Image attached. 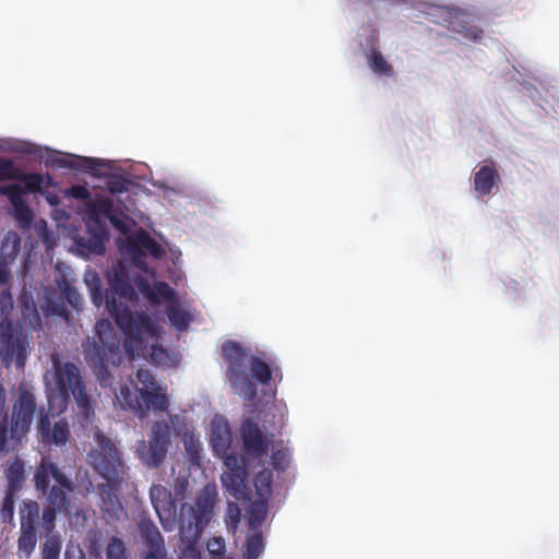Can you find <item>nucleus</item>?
Wrapping results in <instances>:
<instances>
[{
	"mask_svg": "<svg viewBox=\"0 0 559 559\" xmlns=\"http://www.w3.org/2000/svg\"><path fill=\"white\" fill-rule=\"evenodd\" d=\"M227 516L229 519V525L233 526L234 528H236L237 525L239 524L240 518H241V511H240L238 503H236V502L228 503Z\"/></svg>",
	"mask_w": 559,
	"mask_h": 559,
	"instance_id": "nucleus-45",
	"label": "nucleus"
},
{
	"mask_svg": "<svg viewBox=\"0 0 559 559\" xmlns=\"http://www.w3.org/2000/svg\"><path fill=\"white\" fill-rule=\"evenodd\" d=\"M254 487L259 498L269 499L272 493L273 475L272 472L263 469L259 472L254 479Z\"/></svg>",
	"mask_w": 559,
	"mask_h": 559,
	"instance_id": "nucleus-33",
	"label": "nucleus"
},
{
	"mask_svg": "<svg viewBox=\"0 0 559 559\" xmlns=\"http://www.w3.org/2000/svg\"><path fill=\"white\" fill-rule=\"evenodd\" d=\"M135 379V392L128 384L119 386L115 393V407L130 411L140 418L145 417L148 411L167 412L169 408L167 386L159 384L153 373L143 368L136 370Z\"/></svg>",
	"mask_w": 559,
	"mask_h": 559,
	"instance_id": "nucleus-5",
	"label": "nucleus"
},
{
	"mask_svg": "<svg viewBox=\"0 0 559 559\" xmlns=\"http://www.w3.org/2000/svg\"><path fill=\"white\" fill-rule=\"evenodd\" d=\"M367 58L370 69L376 74L385 76L393 74V67L384 59L378 49H371Z\"/></svg>",
	"mask_w": 559,
	"mask_h": 559,
	"instance_id": "nucleus-31",
	"label": "nucleus"
},
{
	"mask_svg": "<svg viewBox=\"0 0 559 559\" xmlns=\"http://www.w3.org/2000/svg\"><path fill=\"white\" fill-rule=\"evenodd\" d=\"M151 502L159 518V521L165 530H168L167 521L175 513V503L171 498V492L163 485H152L150 489Z\"/></svg>",
	"mask_w": 559,
	"mask_h": 559,
	"instance_id": "nucleus-21",
	"label": "nucleus"
},
{
	"mask_svg": "<svg viewBox=\"0 0 559 559\" xmlns=\"http://www.w3.org/2000/svg\"><path fill=\"white\" fill-rule=\"evenodd\" d=\"M128 247L134 257L142 254V249H145L155 259H159L164 254L162 246L143 229L129 237Z\"/></svg>",
	"mask_w": 559,
	"mask_h": 559,
	"instance_id": "nucleus-23",
	"label": "nucleus"
},
{
	"mask_svg": "<svg viewBox=\"0 0 559 559\" xmlns=\"http://www.w3.org/2000/svg\"><path fill=\"white\" fill-rule=\"evenodd\" d=\"M110 221H111L112 225L118 227V228H120L122 226V222L117 219V218H115V217H110Z\"/></svg>",
	"mask_w": 559,
	"mask_h": 559,
	"instance_id": "nucleus-52",
	"label": "nucleus"
},
{
	"mask_svg": "<svg viewBox=\"0 0 559 559\" xmlns=\"http://www.w3.org/2000/svg\"><path fill=\"white\" fill-rule=\"evenodd\" d=\"M132 183V180L124 176L112 175L107 179L106 187L110 193L118 194L129 191Z\"/></svg>",
	"mask_w": 559,
	"mask_h": 559,
	"instance_id": "nucleus-35",
	"label": "nucleus"
},
{
	"mask_svg": "<svg viewBox=\"0 0 559 559\" xmlns=\"http://www.w3.org/2000/svg\"><path fill=\"white\" fill-rule=\"evenodd\" d=\"M109 314L114 318L118 328L126 336L123 349L130 360L139 356L140 349L144 346V338L156 335L155 325L151 317L141 311L132 312L130 309L118 310L114 297H109Z\"/></svg>",
	"mask_w": 559,
	"mask_h": 559,
	"instance_id": "nucleus-8",
	"label": "nucleus"
},
{
	"mask_svg": "<svg viewBox=\"0 0 559 559\" xmlns=\"http://www.w3.org/2000/svg\"><path fill=\"white\" fill-rule=\"evenodd\" d=\"M222 356L227 364L226 376L234 392L251 402L257 396L253 379L266 385L272 379V369L263 359L249 355L235 341H227L222 346Z\"/></svg>",
	"mask_w": 559,
	"mask_h": 559,
	"instance_id": "nucleus-2",
	"label": "nucleus"
},
{
	"mask_svg": "<svg viewBox=\"0 0 559 559\" xmlns=\"http://www.w3.org/2000/svg\"><path fill=\"white\" fill-rule=\"evenodd\" d=\"M153 289H155V294H157V302L160 299L163 300H173L175 297L174 289L165 282H157Z\"/></svg>",
	"mask_w": 559,
	"mask_h": 559,
	"instance_id": "nucleus-42",
	"label": "nucleus"
},
{
	"mask_svg": "<svg viewBox=\"0 0 559 559\" xmlns=\"http://www.w3.org/2000/svg\"><path fill=\"white\" fill-rule=\"evenodd\" d=\"M19 249H20V240L19 239H15L14 242H13V247H12V251L11 253L9 254V257L13 260L15 258V255L17 254L19 252Z\"/></svg>",
	"mask_w": 559,
	"mask_h": 559,
	"instance_id": "nucleus-49",
	"label": "nucleus"
},
{
	"mask_svg": "<svg viewBox=\"0 0 559 559\" xmlns=\"http://www.w3.org/2000/svg\"><path fill=\"white\" fill-rule=\"evenodd\" d=\"M271 463L276 471H286L290 463V456L287 450H277L272 453Z\"/></svg>",
	"mask_w": 559,
	"mask_h": 559,
	"instance_id": "nucleus-40",
	"label": "nucleus"
},
{
	"mask_svg": "<svg viewBox=\"0 0 559 559\" xmlns=\"http://www.w3.org/2000/svg\"><path fill=\"white\" fill-rule=\"evenodd\" d=\"M88 463L106 480H123L124 464L118 449L108 438H98L97 448L88 453Z\"/></svg>",
	"mask_w": 559,
	"mask_h": 559,
	"instance_id": "nucleus-10",
	"label": "nucleus"
},
{
	"mask_svg": "<svg viewBox=\"0 0 559 559\" xmlns=\"http://www.w3.org/2000/svg\"><path fill=\"white\" fill-rule=\"evenodd\" d=\"M55 163L60 167L83 170L91 174H96L98 166H103L100 159L74 155L60 156L56 158Z\"/></svg>",
	"mask_w": 559,
	"mask_h": 559,
	"instance_id": "nucleus-25",
	"label": "nucleus"
},
{
	"mask_svg": "<svg viewBox=\"0 0 559 559\" xmlns=\"http://www.w3.org/2000/svg\"><path fill=\"white\" fill-rule=\"evenodd\" d=\"M106 559H128L124 542L117 537H110L106 548Z\"/></svg>",
	"mask_w": 559,
	"mask_h": 559,
	"instance_id": "nucleus-34",
	"label": "nucleus"
},
{
	"mask_svg": "<svg viewBox=\"0 0 559 559\" xmlns=\"http://www.w3.org/2000/svg\"><path fill=\"white\" fill-rule=\"evenodd\" d=\"M500 180V175L492 160L481 166L474 175V189L484 197L488 195Z\"/></svg>",
	"mask_w": 559,
	"mask_h": 559,
	"instance_id": "nucleus-24",
	"label": "nucleus"
},
{
	"mask_svg": "<svg viewBox=\"0 0 559 559\" xmlns=\"http://www.w3.org/2000/svg\"><path fill=\"white\" fill-rule=\"evenodd\" d=\"M66 559H86V558H85V555L83 554V551H82V550H80V551H79V555H78L76 557H71V556L69 555V552L67 551V552H66Z\"/></svg>",
	"mask_w": 559,
	"mask_h": 559,
	"instance_id": "nucleus-50",
	"label": "nucleus"
},
{
	"mask_svg": "<svg viewBox=\"0 0 559 559\" xmlns=\"http://www.w3.org/2000/svg\"><path fill=\"white\" fill-rule=\"evenodd\" d=\"M5 478L8 481L7 491L17 492L21 490L25 480V466L21 459L16 457L9 464L5 471Z\"/></svg>",
	"mask_w": 559,
	"mask_h": 559,
	"instance_id": "nucleus-26",
	"label": "nucleus"
},
{
	"mask_svg": "<svg viewBox=\"0 0 559 559\" xmlns=\"http://www.w3.org/2000/svg\"><path fill=\"white\" fill-rule=\"evenodd\" d=\"M11 280V272L5 261H0V286L7 285Z\"/></svg>",
	"mask_w": 559,
	"mask_h": 559,
	"instance_id": "nucleus-46",
	"label": "nucleus"
},
{
	"mask_svg": "<svg viewBox=\"0 0 559 559\" xmlns=\"http://www.w3.org/2000/svg\"><path fill=\"white\" fill-rule=\"evenodd\" d=\"M47 180H48L47 186H49V182H50V180H51V177H49V176H48V177H47Z\"/></svg>",
	"mask_w": 559,
	"mask_h": 559,
	"instance_id": "nucleus-53",
	"label": "nucleus"
},
{
	"mask_svg": "<svg viewBox=\"0 0 559 559\" xmlns=\"http://www.w3.org/2000/svg\"><path fill=\"white\" fill-rule=\"evenodd\" d=\"M16 492L7 491L0 509V518L3 523H11L14 519V495Z\"/></svg>",
	"mask_w": 559,
	"mask_h": 559,
	"instance_id": "nucleus-36",
	"label": "nucleus"
},
{
	"mask_svg": "<svg viewBox=\"0 0 559 559\" xmlns=\"http://www.w3.org/2000/svg\"><path fill=\"white\" fill-rule=\"evenodd\" d=\"M16 170L13 162L9 158L0 159V178L1 179H14L16 178Z\"/></svg>",
	"mask_w": 559,
	"mask_h": 559,
	"instance_id": "nucleus-43",
	"label": "nucleus"
},
{
	"mask_svg": "<svg viewBox=\"0 0 559 559\" xmlns=\"http://www.w3.org/2000/svg\"><path fill=\"white\" fill-rule=\"evenodd\" d=\"M171 427L167 421H156L153 424L148 443H142L139 452L143 462L150 467H158L165 460L170 443Z\"/></svg>",
	"mask_w": 559,
	"mask_h": 559,
	"instance_id": "nucleus-14",
	"label": "nucleus"
},
{
	"mask_svg": "<svg viewBox=\"0 0 559 559\" xmlns=\"http://www.w3.org/2000/svg\"><path fill=\"white\" fill-rule=\"evenodd\" d=\"M37 412L36 396L25 384L17 388L11 417L0 421V459L19 450L26 439Z\"/></svg>",
	"mask_w": 559,
	"mask_h": 559,
	"instance_id": "nucleus-7",
	"label": "nucleus"
},
{
	"mask_svg": "<svg viewBox=\"0 0 559 559\" xmlns=\"http://www.w3.org/2000/svg\"><path fill=\"white\" fill-rule=\"evenodd\" d=\"M133 283L139 289V292L147 298L152 302H157V294H155V289L151 285L150 281L141 275H136L133 278Z\"/></svg>",
	"mask_w": 559,
	"mask_h": 559,
	"instance_id": "nucleus-39",
	"label": "nucleus"
},
{
	"mask_svg": "<svg viewBox=\"0 0 559 559\" xmlns=\"http://www.w3.org/2000/svg\"><path fill=\"white\" fill-rule=\"evenodd\" d=\"M14 217L21 226L26 227L32 223V212L25 200L12 205Z\"/></svg>",
	"mask_w": 559,
	"mask_h": 559,
	"instance_id": "nucleus-37",
	"label": "nucleus"
},
{
	"mask_svg": "<svg viewBox=\"0 0 559 559\" xmlns=\"http://www.w3.org/2000/svg\"><path fill=\"white\" fill-rule=\"evenodd\" d=\"M139 534L147 547L143 559H167L164 537L150 518H141L138 523Z\"/></svg>",
	"mask_w": 559,
	"mask_h": 559,
	"instance_id": "nucleus-17",
	"label": "nucleus"
},
{
	"mask_svg": "<svg viewBox=\"0 0 559 559\" xmlns=\"http://www.w3.org/2000/svg\"><path fill=\"white\" fill-rule=\"evenodd\" d=\"M68 195L76 200H87L91 197V192L83 185H74L68 189Z\"/></svg>",
	"mask_w": 559,
	"mask_h": 559,
	"instance_id": "nucleus-44",
	"label": "nucleus"
},
{
	"mask_svg": "<svg viewBox=\"0 0 559 559\" xmlns=\"http://www.w3.org/2000/svg\"><path fill=\"white\" fill-rule=\"evenodd\" d=\"M157 353L164 354L165 350L162 347L153 346V348H152V356L154 357Z\"/></svg>",
	"mask_w": 559,
	"mask_h": 559,
	"instance_id": "nucleus-51",
	"label": "nucleus"
},
{
	"mask_svg": "<svg viewBox=\"0 0 559 559\" xmlns=\"http://www.w3.org/2000/svg\"><path fill=\"white\" fill-rule=\"evenodd\" d=\"M240 435L243 452L247 456L260 461L267 454L270 442L259 425L252 419L247 418L242 421Z\"/></svg>",
	"mask_w": 559,
	"mask_h": 559,
	"instance_id": "nucleus-15",
	"label": "nucleus"
},
{
	"mask_svg": "<svg viewBox=\"0 0 559 559\" xmlns=\"http://www.w3.org/2000/svg\"><path fill=\"white\" fill-rule=\"evenodd\" d=\"M267 514V499L253 501L249 511V526L251 531H259L258 527L265 520Z\"/></svg>",
	"mask_w": 559,
	"mask_h": 559,
	"instance_id": "nucleus-32",
	"label": "nucleus"
},
{
	"mask_svg": "<svg viewBox=\"0 0 559 559\" xmlns=\"http://www.w3.org/2000/svg\"><path fill=\"white\" fill-rule=\"evenodd\" d=\"M51 381L48 382L47 401L49 411L63 413L72 395L80 417L81 425H85L95 416L96 401L87 392L86 382L80 367L72 361H62L58 355L51 356Z\"/></svg>",
	"mask_w": 559,
	"mask_h": 559,
	"instance_id": "nucleus-1",
	"label": "nucleus"
},
{
	"mask_svg": "<svg viewBox=\"0 0 559 559\" xmlns=\"http://www.w3.org/2000/svg\"><path fill=\"white\" fill-rule=\"evenodd\" d=\"M7 391L2 383H0V421L7 417Z\"/></svg>",
	"mask_w": 559,
	"mask_h": 559,
	"instance_id": "nucleus-47",
	"label": "nucleus"
},
{
	"mask_svg": "<svg viewBox=\"0 0 559 559\" xmlns=\"http://www.w3.org/2000/svg\"><path fill=\"white\" fill-rule=\"evenodd\" d=\"M20 534L17 537V555L29 559L34 554L40 528V506L36 500H23L19 508Z\"/></svg>",
	"mask_w": 559,
	"mask_h": 559,
	"instance_id": "nucleus-9",
	"label": "nucleus"
},
{
	"mask_svg": "<svg viewBox=\"0 0 559 559\" xmlns=\"http://www.w3.org/2000/svg\"><path fill=\"white\" fill-rule=\"evenodd\" d=\"M264 539L261 531H252L245 543L243 559H258L264 551Z\"/></svg>",
	"mask_w": 559,
	"mask_h": 559,
	"instance_id": "nucleus-29",
	"label": "nucleus"
},
{
	"mask_svg": "<svg viewBox=\"0 0 559 559\" xmlns=\"http://www.w3.org/2000/svg\"><path fill=\"white\" fill-rule=\"evenodd\" d=\"M34 485L46 496V504L40 512V528L47 533L56 531L57 516L68 511L69 495L74 491L73 481L49 457H41L34 474Z\"/></svg>",
	"mask_w": 559,
	"mask_h": 559,
	"instance_id": "nucleus-4",
	"label": "nucleus"
},
{
	"mask_svg": "<svg viewBox=\"0 0 559 559\" xmlns=\"http://www.w3.org/2000/svg\"><path fill=\"white\" fill-rule=\"evenodd\" d=\"M0 193L5 195L11 205L19 203L24 200L23 195L25 193L24 188L19 183H10L7 186L0 187Z\"/></svg>",
	"mask_w": 559,
	"mask_h": 559,
	"instance_id": "nucleus-38",
	"label": "nucleus"
},
{
	"mask_svg": "<svg viewBox=\"0 0 559 559\" xmlns=\"http://www.w3.org/2000/svg\"><path fill=\"white\" fill-rule=\"evenodd\" d=\"M92 299L94 305L99 306L103 301L99 286L92 292Z\"/></svg>",
	"mask_w": 559,
	"mask_h": 559,
	"instance_id": "nucleus-48",
	"label": "nucleus"
},
{
	"mask_svg": "<svg viewBox=\"0 0 559 559\" xmlns=\"http://www.w3.org/2000/svg\"><path fill=\"white\" fill-rule=\"evenodd\" d=\"M29 346L28 335L21 329H16L8 318L0 322V357L8 367L13 361L19 368H23L27 358Z\"/></svg>",
	"mask_w": 559,
	"mask_h": 559,
	"instance_id": "nucleus-12",
	"label": "nucleus"
},
{
	"mask_svg": "<svg viewBox=\"0 0 559 559\" xmlns=\"http://www.w3.org/2000/svg\"><path fill=\"white\" fill-rule=\"evenodd\" d=\"M166 314L170 324L179 332L186 331L192 320L191 314L178 305H169L166 308Z\"/></svg>",
	"mask_w": 559,
	"mask_h": 559,
	"instance_id": "nucleus-30",
	"label": "nucleus"
},
{
	"mask_svg": "<svg viewBox=\"0 0 559 559\" xmlns=\"http://www.w3.org/2000/svg\"><path fill=\"white\" fill-rule=\"evenodd\" d=\"M110 289L106 290L105 293V304L106 309L109 311V297H114L115 304L118 308V310L122 311L124 309H130L127 305H124L121 300L118 299H126L131 302L138 301L139 297L136 292L134 290L131 283L124 277L122 273H116L112 278L109 281Z\"/></svg>",
	"mask_w": 559,
	"mask_h": 559,
	"instance_id": "nucleus-20",
	"label": "nucleus"
},
{
	"mask_svg": "<svg viewBox=\"0 0 559 559\" xmlns=\"http://www.w3.org/2000/svg\"><path fill=\"white\" fill-rule=\"evenodd\" d=\"M217 501L215 485H205L195 498V503H182L179 522V559H201L199 540L214 516Z\"/></svg>",
	"mask_w": 559,
	"mask_h": 559,
	"instance_id": "nucleus-3",
	"label": "nucleus"
},
{
	"mask_svg": "<svg viewBox=\"0 0 559 559\" xmlns=\"http://www.w3.org/2000/svg\"><path fill=\"white\" fill-rule=\"evenodd\" d=\"M24 191L41 192L44 186V177L37 173H31L24 176Z\"/></svg>",
	"mask_w": 559,
	"mask_h": 559,
	"instance_id": "nucleus-41",
	"label": "nucleus"
},
{
	"mask_svg": "<svg viewBox=\"0 0 559 559\" xmlns=\"http://www.w3.org/2000/svg\"><path fill=\"white\" fill-rule=\"evenodd\" d=\"M121 483L106 480L97 486L98 506L107 522L118 521L124 513V508L118 497Z\"/></svg>",
	"mask_w": 559,
	"mask_h": 559,
	"instance_id": "nucleus-16",
	"label": "nucleus"
},
{
	"mask_svg": "<svg viewBox=\"0 0 559 559\" xmlns=\"http://www.w3.org/2000/svg\"><path fill=\"white\" fill-rule=\"evenodd\" d=\"M38 432L44 443L55 445L66 444L70 437V428L68 421L66 419H60L55 423L51 429L49 414L45 413L44 409L40 412V417L38 420Z\"/></svg>",
	"mask_w": 559,
	"mask_h": 559,
	"instance_id": "nucleus-19",
	"label": "nucleus"
},
{
	"mask_svg": "<svg viewBox=\"0 0 559 559\" xmlns=\"http://www.w3.org/2000/svg\"><path fill=\"white\" fill-rule=\"evenodd\" d=\"M210 443L213 453L223 461H225V457L229 456V454H235L230 452L233 436L229 423L223 416L216 415L212 419Z\"/></svg>",
	"mask_w": 559,
	"mask_h": 559,
	"instance_id": "nucleus-18",
	"label": "nucleus"
},
{
	"mask_svg": "<svg viewBox=\"0 0 559 559\" xmlns=\"http://www.w3.org/2000/svg\"><path fill=\"white\" fill-rule=\"evenodd\" d=\"M41 533L45 535V542L41 545L40 559H59L62 548L60 535L55 531L47 533L41 530Z\"/></svg>",
	"mask_w": 559,
	"mask_h": 559,
	"instance_id": "nucleus-27",
	"label": "nucleus"
},
{
	"mask_svg": "<svg viewBox=\"0 0 559 559\" xmlns=\"http://www.w3.org/2000/svg\"><path fill=\"white\" fill-rule=\"evenodd\" d=\"M87 237H82L79 245L85 248L90 253L104 254L105 253V239L106 235L103 229L92 230L87 229Z\"/></svg>",
	"mask_w": 559,
	"mask_h": 559,
	"instance_id": "nucleus-28",
	"label": "nucleus"
},
{
	"mask_svg": "<svg viewBox=\"0 0 559 559\" xmlns=\"http://www.w3.org/2000/svg\"><path fill=\"white\" fill-rule=\"evenodd\" d=\"M83 355L92 368L102 388H110L114 383L112 368L122 364L121 337L110 326L102 331L97 328L93 337L82 344Z\"/></svg>",
	"mask_w": 559,
	"mask_h": 559,
	"instance_id": "nucleus-6",
	"label": "nucleus"
},
{
	"mask_svg": "<svg viewBox=\"0 0 559 559\" xmlns=\"http://www.w3.org/2000/svg\"><path fill=\"white\" fill-rule=\"evenodd\" d=\"M447 16L444 19V26L451 32L460 34L463 38L472 41L481 39L483 29L472 24L466 14L447 11Z\"/></svg>",
	"mask_w": 559,
	"mask_h": 559,
	"instance_id": "nucleus-22",
	"label": "nucleus"
},
{
	"mask_svg": "<svg viewBox=\"0 0 559 559\" xmlns=\"http://www.w3.org/2000/svg\"><path fill=\"white\" fill-rule=\"evenodd\" d=\"M224 465L227 471L222 474L221 480L225 491L238 501L249 498V473L243 456L229 454L225 457Z\"/></svg>",
	"mask_w": 559,
	"mask_h": 559,
	"instance_id": "nucleus-13",
	"label": "nucleus"
},
{
	"mask_svg": "<svg viewBox=\"0 0 559 559\" xmlns=\"http://www.w3.org/2000/svg\"><path fill=\"white\" fill-rule=\"evenodd\" d=\"M58 290L48 292L45 298V314L48 317H57L64 322H71V313L68 306L79 311L82 305V298L74 286L64 275L56 280Z\"/></svg>",
	"mask_w": 559,
	"mask_h": 559,
	"instance_id": "nucleus-11",
	"label": "nucleus"
}]
</instances>
